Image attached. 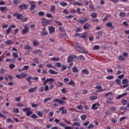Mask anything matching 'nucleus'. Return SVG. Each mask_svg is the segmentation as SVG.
<instances>
[{"mask_svg":"<svg viewBox=\"0 0 129 129\" xmlns=\"http://www.w3.org/2000/svg\"><path fill=\"white\" fill-rule=\"evenodd\" d=\"M55 23L57 24V26H62V23L60 21H55Z\"/></svg>","mask_w":129,"mask_h":129,"instance_id":"obj_62","label":"nucleus"},{"mask_svg":"<svg viewBox=\"0 0 129 129\" xmlns=\"http://www.w3.org/2000/svg\"><path fill=\"white\" fill-rule=\"evenodd\" d=\"M6 62H11V63H16V59H12L10 58H7L6 59Z\"/></svg>","mask_w":129,"mask_h":129,"instance_id":"obj_20","label":"nucleus"},{"mask_svg":"<svg viewBox=\"0 0 129 129\" xmlns=\"http://www.w3.org/2000/svg\"><path fill=\"white\" fill-rule=\"evenodd\" d=\"M98 36H102V34H103V32L102 31H100L97 32Z\"/></svg>","mask_w":129,"mask_h":129,"instance_id":"obj_59","label":"nucleus"},{"mask_svg":"<svg viewBox=\"0 0 129 129\" xmlns=\"http://www.w3.org/2000/svg\"><path fill=\"white\" fill-rule=\"evenodd\" d=\"M60 5H61L62 6V7H66L68 5V4L64 2H61L60 3Z\"/></svg>","mask_w":129,"mask_h":129,"instance_id":"obj_37","label":"nucleus"},{"mask_svg":"<svg viewBox=\"0 0 129 129\" xmlns=\"http://www.w3.org/2000/svg\"><path fill=\"white\" fill-rule=\"evenodd\" d=\"M77 108L80 110H82L83 109V107L82 105H78L77 106Z\"/></svg>","mask_w":129,"mask_h":129,"instance_id":"obj_55","label":"nucleus"},{"mask_svg":"<svg viewBox=\"0 0 129 129\" xmlns=\"http://www.w3.org/2000/svg\"><path fill=\"white\" fill-rule=\"evenodd\" d=\"M13 56L14 57V58H15V59H17V58H19V55L15 52H13Z\"/></svg>","mask_w":129,"mask_h":129,"instance_id":"obj_40","label":"nucleus"},{"mask_svg":"<svg viewBox=\"0 0 129 129\" xmlns=\"http://www.w3.org/2000/svg\"><path fill=\"white\" fill-rule=\"evenodd\" d=\"M110 17V15L107 14L106 15L105 17L103 19V21L105 22V21H107L108 20V18Z\"/></svg>","mask_w":129,"mask_h":129,"instance_id":"obj_29","label":"nucleus"},{"mask_svg":"<svg viewBox=\"0 0 129 129\" xmlns=\"http://www.w3.org/2000/svg\"><path fill=\"white\" fill-rule=\"evenodd\" d=\"M90 100H95L97 99V97L93 96L91 97L90 98Z\"/></svg>","mask_w":129,"mask_h":129,"instance_id":"obj_52","label":"nucleus"},{"mask_svg":"<svg viewBox=\"0 0 129 129\" xmlns=\"http://www.w3.org/2000/svg\"><path fill=\"white\" fill-rule=\"evenodd\" d=\"M13 112L15 113H19V112H20V110L18 108H15L13 109Z\"/></svg>","mask_w":129,"mask_h":129,"instance_id":"obj_42","label":"nucleus"},{"mask_svg":"<svg viewBox=\"0 0 129 129\" xmlns=\"http://www.w3.org/2000/svg\"><path fill=\"white\" fill-rule=\"evenodd\" d=\"M127 93H125L122 95H120L119 96H118V97L116 98L117 99H120V98H121V97H123V96H125V95H127Z\"/></svg>","mask_w":129,"mask_h":129,"instance_id":"obj_22","label":"nucleus"},{"mask_svg":"<svg viewBox=\"0 0 129 129\" xmlns=\"http://www.w3.org/2000/svg\"><path fill=\"white\" fill-rule=\"evenodd\" d=\"M37 5L34 4H30V7L29 8L30 11H34L36 9Z\"/></svg>","mask_w":129,"mask_h":129,"instance_id":"obj_15","label":"nucleus"},{"mask_svg":"<svg viewBox=\"0 0 129 129\" xmlns=\"http://www.w3.org/2000/svg\"><path fill=\"white\" fill-rule=\"evenodd\" d=\"M31 117H32V118H37V115H36V114H33L31 116Z\"/></svg>","mask_w":129,"mask_h":129,"instance_id":"obj_64","label":"nucleus"},{"mask_svg":"<svg viewBox=\"0 0 129 129\" xmlns=\"http://www.w3.org/2000/svg\"><path fill=\"white\" fill-rule=\"evenodd\" d=\"M107 79L108 80H111V79H113L114 78V76H108L106 77Z\"/></svg>","mask_w":129,"mask_h":129,"instance_id":"obj_46","label":"nucleus"},{"mask_svg":"<svg viewBox=\"0 0 129 129\" xmlns=\"http://www.w3.org/2000/svg\"><path fill=\"white\" fill-rule=\"evenodd\" d=\"M55 66L58 68L61 67V63L60 62H56L55 63Z\"/></svg>","mask_w":129,"mask_h":129,"instance_id":"obj_61","label":"nucleus"},{"mask_svg":"<svg viewBox=\"0 0 129 129\" xmlns=\"http://www.w3.org/2000/svg\"><path fill=\"white\" fill-rule=\"evenodd\" d=\"M29 66H25L23 68V70L24 71H26V70H28V69H29Z\"/></svg>","mask_w":129,"mask_h":129,"instance_id":"obj_54","label":"nucleus"},{"mask_svg":"<svg viewBox=\"0 0 129 129\" xmlns=\"http://www.w3.org/2000/svg\"><path fill=\"white\" fill-rule=\"evenodd\" d=\"M31 79H33V78L31 77H29L26 79V81H28V82H32V81H31Z\"/></svg>","mask_w":129,"mask_h":129,"instance_id":"obj_53","label":"nucleus"},{"mask_svg":"<svg viewBox=\"0 0 129 129\" xmlns=\"http://www.w3.org/2000/svg\"><path fill=\"white\" fill-rule=\"evenodd\" d=\"M125 118H127V117H124V116L121 117V118H120L119 121L121 122L123 121V120H124V119H125Z\"/></svg>","mask_w":129,"mask_h":129,"instance_id":"obj_58","label":"nucleus"},{"mask_svg":"<svg viewBox=\"0 0 129 129\" xmlns=\"http://www.w3.org/2000/svg\"><path fill=\"white\" fill-rule=\"evenodd\" d=\"M12 44H13V42L11 40H8L6 42V45H12Z\"/></svg>","mask_w":129,"mask_h":129,"instance_id":"obj_33","label":"nucleus"},{"mask_svg":"<svg viewBox=\"0 0 129 129\" xmlns=\"http://www.w3.org/2000/svg\"><path fill=\"white\" fill-rule=\"evenodd\" d=\"M7 10H8L7 7H0V11H1V12H4V11H7Z\"/></svg>","mask_w":129,"mask_h":129,"instance_id":"obj_48","label":"nucleus"},{"mask_svg":"<svg viewBox=\"0 0 129 129\" xmlns=\"http://www.w3.org/2000/svg\"><path fill=\"white\" fill-rule=\"evenodd\" d=\"M82 72L83 73V74H86V75H88V74H89V71H88L86 69L82 70Z\"/></svg>","mask_w":129,"mask_h":129,"instance_id":"obj_19","label":"nucleus"},{"mask_svg":"<svg viewBox=\"0 0 129 129\" xmlns=\"http://www.w3.org/2000/svg\"><path fill=\"white\" fill-rule=\"evenodd\" d=\"M38 15L39 16H44V15H45V13H44L43 12L40 11L38 13Z\"/></svg>","mask_w":129,"mask_h":129,"instance_id":"obj_63","label":"nucleus"},{"mask_svg":"<svg viewBox=\"0 0 129 129\" xmlns=\"http://www.w3.org/2000/svg\"><path fill=\"white\" fill-rule=\"evenodd\" d=\"M87 37V32H84L83 34H82L81 38L82 39H85Z\"/></svg>","mask_w":129,"mask_h":129,"instance_id":"obj_28","label":"nucleus"},{"mask_svg":"<svg viewBox=\"0 0 129 129\" xmlns=\"http://www.w3.org/2000/svg\"><path fill=\"white\" fill-rule=\"evenodd\" d=\"M23 111L26 112V115L27 116H30L32 113H33V112L31 110L30 108L27 107L23 109Z\"/></svg>","mask_w":129,"mask_h":129,"instance_id":"obj_3","label":"nucleus"},{"mask_svg":"<svg viewBox=\"0 0 129 129\" xmlns=\"http://www.w3.org/2000/svg\"><path fill=\"white\" fill-rule=\"evenodd\" d=\"M72 125V126H81V124L79 122H75Z\"/></svg>","mask_w":129,"mask_h":129,"instance_id":"obj_17","label":"nucleus"},{"mask_svg":"<svg viewBox=\"0 0 129 129\" xmlns=\"http://www.w3.org/2000/svg\"><path fill=\"white\" fill-rule=\"evenodd\" d=\"M98 106H99V104L98 103H95L93 104L92 106V109H97V108H98Z\"/></svg>","mask_w":129,"mask_h":129,"instance_id":"obj_13","label":"nucleus"},{"mask_svg":"<svg viewBox=\"0 0 129 129\" xmlns=\"http://www.w3.org/2000/svg\"><path fill=\"white\" fill-rule=\"evenodd\" d=\"M69 85H72V86H75V83L73 81H71L68 83Z\"/></svg>","mask_w":129,"mask_h":129,"instance_id":"obj_38","label":"nucleus"},{"mask_svg":"<svg viewBox=\"0 0 129 129\" xmlns=\"http://www.w3.org/2000/svg\"><path fill=\"white\" fill-rule=\"evenodd\" d=\"M90 28V24L88 23H86L84 26H83V29L84 30H88Z\"/></svg>","mask_w":129,"mask_h":129,"instance_id":"obj_14","label":"nucleus"},{"mask_svg":"<svg viewBox=\"0 0 129 129\" xmlns=\"http://www.w3.org/2000/svg\"><path fill=\"white\" fill-rule=\"evenodd\" d=\"M21 76L22 77H23L24 78H26V77H27V74L25 73H22L21 75Z\"/></svg>","mask_w":129,"mask_h":129,"instance_id":"obj_57","label":"nucleus"},{"mask_svg":"<svg viewBox=\"0 0 129 129\" xmlns=\"http://www.w3.org/2000/svg\"><path fill=\"white\" fill-rule=\"evenodd\" d=\"M126 15V14L125 13L121 12L119 13L120 17H121V18H124L125 16Z\"/></svg>","mask_w":129,"mask_h":129,"instance_id":"obj_32","label":"nucleus"},{"mask_svg":"<svg viewBox=\"0 0 129 129\" xmlns=\"http://www.w3.org/2000/svg\"><path fill=\"white\" fill-rule=\"evenodd\" d=\"M107 27H109V28H111V30H113L114 29V26L112 25V23L111 22H108L106 23Z\"/></svg>","mask_w":129,"mask_h":129,"instance_id":"obj_12","label":"nucleus"},{"mask_svg":"<svg viewBox=\"0 0 129 129\" xmlns=\"http://www.w3.org/2000/svg\"><path fill=\"white\" fill-rule=\"evenodd\" d=\"M37 88H38L37 87L30 88V89L28 90V92L29 93H34V92H36V89H37Z\"/></svg>","mask_w":129,"mask_h":129,"instance_id":"obj_9","label":"nucleus"},{"mask_svg":"<svg viewBox=\"0 0 129 129\" xmlns=\"http://www.w3.org/2000/svg\"><path fill=\"white\" fill-rule=\"evenodd\" d=\"M59 110H61V114H66L67 113V110L64 108V107H61Z\"/></svg>","mask_w":129,"mask_h":129,"instance_id":"obj_10","label":"nucleus"},{"mask_svg":"<svg viewBox=\"0 0 129 129\" xmlns=\"http://www.w3.org/2000/svg\"><path fill=\"white\" fill-rule=\"evenodd\" d=\"M28 32L29 28H28L27 26H25L24 29L22 31V35H26V34H27V33Z\"/></svg>","mask_w":129,"mask_h":129,"instance_id":"obj_8","label":"nucleus"},{"mask_svg":"<svg viewBox=\"0 0 129 129\" xmlns=\"http://www.w3.org/2000/svg\"><path fill=\"white\" fill-rule=\"evenodd\" d=\"M77 56L76 55H69L68 56V63H70L71 62H72V61H73L74 60V59H75V58H77Z\"/></svg>","mask_w":129,"mask_h":129,"instance_id":"obj_5","label":"nucleus"},{"mask_svg":"<svg viewBox=\"0 0 129 129\" xmlns=\"http://www.w3.org/2000/svg\"><path fill=\"white\" fill-rule=\"evenodd\" d=\"M91 17L92 18H97V13H93L91 14Z\"/></svg>","mask_w":129,"mask_h":129,"instance_id":"obj_34","label":"nucleus"},{"mask_svg":"<svg viewBox=\"0 0 129 129\" xmlns=\"http://www.w3.org/2000/svg\"><path fill=\"white\" fill-rule=\"evenodd\" d=\"M56 7L55 6H52L50 8V12H53V13H55V8Z\"/></svg>","mask_w":129,"mask_h":129,"instance_id":"obj_43","label":"nucleus"},{"mask_svg":"<svg viewBox=\"0 0 129 129\" xmlns=\"http://www.w3.org/2000/svg\"><path fill=\"white\" fill-rule=\"evenodd\" d=\"M129 81L128 80L126 79H123L122 80V84H127V83H128Z\"/></svg>","mask_w":129,"mask_h":129,"instance_id":"obj_23","label":"nucleus"},{"mask_svg":"<svg viewBox=\"0 0 129 129\" xmlns=\"http://www.w3.org/2000/svg\"><path fill=\"white\" fill-rule=\"evenodd\" d=\"M39 105H41V103H37V104L31 103V106L34 108H35V107H38V106H39Z\"/></svg>","mask_w":129,"mask_h":129,"instance_id":"obj_21","label":"nucleus"},{"mask_svg":"<svg viewBox=\"0 0 129 129\" xmlns=\"http://www.w3.org/2000/svg\"><path fill=\"white\" fill-rule=\"evenodd\" d=\"M16 68V66L13 63H10L9 66V68L10 69H14V68Z\"/></svg>","mask_w":129,"mask_h":129,"instance_id":"obj_41","label":"nucleus"},{"mask_svg":"<svg viewBox=\"0 0 129 129\" xmlns=\"http://www.w3.org/2000/svg\"><path fill=\"white\" fill-rule=\"evenodd\" d=\"M51 60H52V61H60V58L57 57V58H55V57H52L50 58Z\"/></svg>","mask_w":129,"mask_h":129,"instance_id":"obj_44","label":"nucleus"},{"mask_svg":"<svg viewBox=\"0 0 129 129\" xmlns=\"http://www.w3.org/2000/svg\"><path fill=\"white\" fill-rule=\"evenodd\" d=\"M94 127V124H90L88 127V128L91 129V128H93Z\"/></svg>","mask_w":129,"mask_h":129,"instance_id":"obj_56","label":"nucleus"},{"mask_svg":"<svg viewBox=\"0 0 129 129\" xmlns=\"http://www.w3.org/2000/svg\"><path fill=\"white\" fill-rule=\"evenodd\" d=\"M121 103L123 105H126V103H127V101L125 99H122Z\"/></svg>","mask_w":129,"mask_h":129,"instance_id":"obj_30","label":"nucleus"},{"mask_svg":"<svg viewBox=\"0 0 129 129\" xmlns=\"http://www.w3.org/2000/svg\"><path fill=\"white\" fill-rule=\"evenodd\" d=\"M81 118L82 119V120H85V119H86L87 118V115H82L81 116Z\"/></svg>","mask_w":129,"mask_h":129,"instance_id":"obj_27","label":"nucleus"},{"mask_svg":"<svg viewBox=\"0 0 129 129\" xmlns=\"http://www.w3.org/2000/svg\"><path fill=\"white\" fill-rule=\"evenodd\" d=\"M87 21H88V19L85 18L83 19L80 20L79 21V23L80 24H84L85 23H86V22H87Z\"/></svg>","mask_w":129,"mask_h":129,"instance_id":"obj_11","label":"nucleus"},{"mask_svg":"<svg viewBox=\"0 0 129 129\" xmlns=\"http://www.w3.org/2000/svg\"><path fill=\"white\" fill-rule=\"evenodd\" d=\"M34 61L37 64H39L40 62H39V59L38 58H34Z\"/></svg>","mask_w":129,"mask_h":129,"instance_id":"obj_60","label":"nucleus"},{"mask_svg":"<svg viewBox=\"0 0 129 129\" xmlns=\"http://www.w3.org/2000/svg\"><path fill=\"white\" fill-rule=\"evenodd\" d=\"M59 31L61 32V35L62 37H64V38H67V34H66V30H65V29L63 27H60L59 28Z\"/></svg>","mask_w":129,"mask_h":129,"instance_id":"obj_2","label":"nucleus"},{"mask_svg":"<svg viewBox=\"0 0 129 129\" xmlns=\"http://www.w3.org/2000/svg\"><path fill=\"white\" fill-rule=\"evenodd\" d=\"M19 8L20 11H24V10H27V9L28 8V6L26 4H23L19 6Z\"/></svg>","mask_w":129,"mask_h":129,"instance_id":"obj_6","label":"nucleus"},{"mask_svg":"<svg viewBox=\"0 0 129 129\" xmlns=\"http://www.w3.org/2000/svg\"><path fill=\"white\" fill-rule=\"evenodd\" d=\"M36 113L39 115V116H43V112L41 111H37L36 112Z\"/></svg>","mask_w":129,"mask_h":129,"instance_id":"obj_51","label":"nucleus"},{"mask_svg":"<svg viewBox=\"0 0 129 129\" xmlns=\"http://www.w3.org/2000/svg\"><path fill=\"white\" fill-rule=\"evenodd\" d=\"M42 36H47L48 35V32L46 31V28H42Z\"/></svg>","mask_w":129,"mask_h":129,"instance_id":"obj_16","label":"nucleus"},{"mask_svg":"<svg viewBox=\"0 0 129 129\" xmlns=\"http://www.w3.org/2000/svg\"><path fill=\"white\" fill-rule=\"evenodd\" d=\"M48 72H49L50 74H52L53 75L58 74V72L53 71V70H49Z\"/></svg>","mask_w":129,"mask_h":129,"instance_id":"obj_18","label":"nucleus"},{"mask_svg":"<svg viewBox=\"0 0 129 129\" xmlns=\"http://www.w3.org/2000/svg\"><path fill=\"white\" fill-rule=\"evenodd\" d=\"M52 99L51 98H46L45 99H44V103H46V102H47V101H49V100H51Z\"/></svg>","mask_w":129,"mask_h":129,"instance_id":"obj_50","label":"nucleus"},{"mask_svg":"<svg viewBox=\"0 0 129 129\" xmlns=\"http://www.w3.org/2000/svg\"><path fill=\"white\" fill-rule=\"evenodd\" d=\"M100 49V47L98 45H95L93 47V50H99Z\"/></svg>","mask_w":129,"mask_h":129,"instance_id":"obj_36","label":"nucleus"},{"mask_svg":"<svg viewBox=\"0 0 129 129\" xmlns=\"http://www.w3.org/2000/svg\"><path fill=\"white\" fill-rule=\"evenodd\" d=\"M76 49L78 52H79L80 53H84L85 54H88V52H87V51L84 50L82 47H80V46H76Z\"/></svg>","mask_w":129,"mask_h":129,"instance_id":"obj_4","label":"nucleus"},{"mask_svg":"<svg viewBox=\"0 0 129 129\" xmlns=\"http://www.w3.org/2000/svg\"><path fill=\"white\" fill-rule=\"evenodd\" d=\"M24 49H26V50H30L31 49V46H30L29 44H27L25 46H24Z\"/></svg>","mask_w":129,"mask_h":129,"instance_id":"obj_45","label":"nucleus"},{"mask_svg":"<svg viewBox=\"0 0 129 129\" xmlns=\"http://www.w3.org/2000/svg\"><path fill=\"white\" fill-rule=\"evenodd\" d=\"M48 30H49V33L51 34V35L55 33V27L53 26L48 27Z\"/></svg>","mask_w":129,"mask_h":129,"instance_id":"obj_7","label":"nucleus"},{"mask_svg":"<svg viewBox=\"0 0 129 129\" xmlns=\"http://www.w3.org/2000/svg\"><path fill=\"white\" fill-rule=\"evenodd\" d=\"M51 23V20H48L45 18L42 19V23L41 25L43 27H46L47 25H49V24Z\"/></svg>","mask_w":129,"mask_h":129,"instance_id":"obj_1","label":"nucleus"},{"mask_svg":"<svg viewBox=\"0 0 129 129\" xmlns=\"http://www.w3.org/2000/svg\"><path fill=\"white\" fill-rule=\"evenodd\" d=\"M116 83L120 85L121 84V81L119 79H116Z\"/></svg>","mask_w":129,"mask_h":129,"instance_id":"obj_49","label":"nucleus"},{"mask_svg":"<svg viewBox=\"0 0 129 129\" xmlns=\"http://www.w3.org/2000/svg\"><path fill=\"white\" fill-rule=\"evenodd\" d=\"M77 60H85V57L83 55H79L77 58Z\"/></svg>","mask_w":129,"mask_h":129,"instance_id":"obj_26","label":"nucleus"},{"mask_svg":"<svg viewBox=\"0 0 129 129\" xmlns=\"http://www.w3.org/2000/svg\"><path fill=\"white\" fill-rule=\"evenodd\" d=\"M42 53V50L40 49H37L34 51V54H40Z\"/></svg>","mask_w":129,"mask_h":129,"instance_id":"obj_39","label":"nucleus"},{"mask_svg":"<svg viewBox=\"0 0 129 129\" xmlns=\"http://www.w3.org/2000/svg\"><path fill=\"white\" fill-rule=\"evenodd\" d=\"M33 45L34 46H39V42H38V41H37L36 40H33Z\"/></svg>","mask_w":129,"mask_h":129,"instance_id":"obj_31","label":"nucleus"},{"mask_svg":"<svg viewBox=\"0 0 129 129\" xmlns=\"http://www.w3.org/2000/svg\"><path fill=\"white\" fill-rule=\"evenodd\" d=\"M19 2H20L19 0H14V1H13V4H14V5H15V6H17V5H19Z\"/></svg>","mask_w":129,"mask_h":129,"instance_id":"obj_47","label":"nucleus"},{"mask_svg":"<svg viewBox=\"0 0 129 129\" xmlns=\"http://www.w3.org/2000/svg\"><path fill=\"white\" fill-rule=\"evenodd\" d=\"M23 18H24L23 15L20 14H17V19H18L19 20H23Z\"/></svg>","mask_w":129,"mask_h":129,"instance_id":"obj_24","label":"nucleus"},{"mask_svg":"<svg viewBox=\"0 0 129 129\" xmlns=\"http://www.w3.org/2000/svg\"><path fill=\"white\" fill-rule=\"evenodd\" d=\"M72 70L74 73H78V72H79L78 71V69H77V68L75 67H73Z\"/></svg>","mask_w":129,"mask_h":129,"instance_id":"obj_25","label":"nucleus"},{"mask_svg":"<svg viewBox=\"0 0 129 129\" xmlns=\"http://www.w3.org/2000/svg\"><path fill=\"white\" fill-rule=\"evenodd\" d=\"M12 31V29L11 27H9V28H8V29L6 31V33L9 35V34H10V33H11Z\"/></svg>","mask_w":129,"mask_h":129,"instance_id":"obj_35","label":"nucleus"}]
</instances>
